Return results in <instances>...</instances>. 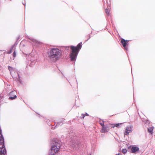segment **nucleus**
<instances>
[{"label":"nucleus","instance_id":"1a4fd4ad","mask_svg":"<svg viewBox=\"0 0 155 155\" xmlns=\"http://www.w3.org/2000/svg\"><path fill=\"white\" fill-rule=\"evenodd\" d=\"M122 124V123L116 124H111V127H113V128H114L115 127H119V126L121 124Z\"/></svg>","mask_w":155,"mask_h":155},{"label":"nucleus","instance_id":"20e7f679","mask_svg":"<svg viewBox=\"0 0 155 155\" xmlns=\"http://www.w3.org/2000/svg\"><path fill=\"white\" fill-rule=\"evenodd\" d=\"M60 147V144L58 143L55 142V144L53 145L51 148V152L49 155H54V153L58 152Z\"/></svg>","mask_w":155,"mask_h":155},{"label":"nucleus","instance_id":"9b49d317","mask_svg":"<svg viewBox=\"0 0 155 155\" xmlns=\"http://www.w3.org/2000/svg\"><path fill=\"white\" fill-rule=\"evenodd\" d=\"M72 147L73 148L74 150H76L78 147V145L77 144H73V145L72 146Z\"/></svg>","mask_w":155,"mask_h":155},{"label":"nucleus","instance_id":"4468645a","mask_svg":"<svg viewBox=\"0 0 155 155\" xmlns=\"http://www.w3.org/2000/svg\"><path fill=\"white\" fill-rule=\"evenodd\" d=\"M122 151L124 153H125L127 152V150L126 149H124L122 150Z\"/></svg>","mask_w":155,"mask_h":155},{"label":"nucleus","instance_id":"dca6fc26","mask_svg":"<svg viewBox=\"0 0 155 155\" xmlns=\"http://www.w3.org/2000/svg\"><path fill=\"white\" fill-rule=\"evenodd\" d=\"M100 124H101V125L102 126V127L103 126H104V121H102V122H100Z\"/></svg>","mask_w":155,"mask_h":155},{"label":"nucleus","instance_id":"423d86ee","mask_svg":"<svg viewBox=\"0 0 155 155\" xmlns=\"http://www.w3.org/2000/svg\"><path fill=\"white\" fill-rule=\"evenodd\" d=\"M110 129V127L107 125H105L103 126L101 130V132L105 133L108 132Z\"/></svg>","mask_w":155,"mask_h":155},{"label":"nucleus","instance_id":"6ab92c4d","mask_svg":"<svg viewBox=\"0 0 155 155\" xmlns=\"http://www.w3.org/2000/svg\"><path fill=\"white\" fill-rule=\"evenodd\" d=\"M14 92V91H12V92H11L10 93V95H11L13 94Z\"/></svg>","mask_w":155,"mask_h":155},{"label":"nucleus","instance_id":"f03ea898","mask_svg":"<svg viewBox=\"0 0 155 155\" xmlns=\"http://www.w3.org/2000/svg\"><path fill=\"white\" fill-rule=\"evenodd\" d=\"M81 43L78 44L76 47L71 46V48L72 50L71 53L70 54V58L71 61H74L76 59L79 50L81 47Z\"/></svg>","mask_w":155,"mask_h":155},{"label":"nucleus","instance_id":"6e6552de","mask_svg":"<svg viewBox=\"0 0 155 155\" xmlns=\"http://www.w3.org/2000/svg\"><path fill=\"white\" fill-rule=\"evenodd\" d=\"M128 41H126L123 39H122L121 40V42L123 45V46L125 47L127 45V42H128Z\"/></svg>","mask_w":155,"mask_h":155},{"label":"nucleus","instance_id":"f257e3e1","mask_svg":"<svg viewBox=\"0 0 155 155\" xmlns=\"http://www.w3.org/2000/svg\"><path fill=\"white\" fill-rule=\"evenodd\" d=\"M49 57L51 60L55 62L61 57V53L58 49L52 48L50 51Z\"/></svg>","mask_w":155,"mask_h":155},{"label":"nucleus","instance_id":"5701e85b","mask_svg":"<svg viewBox=\"0 0 155 155\" xmlns=\"http://www.w3.org/2000/svg\"><path fill=\"white\" fill-rule=\"evenodd\" d=\"M35 42L36 41V40H34V41H33V42Z\"/></svg>","mask_w":155,"mask_h":155},{"label":"nucleus","instance_id":"412c9836","mask_svg":"<svg viewBox=\"0 0 155 155\" xmlns=\"http://www.w3.org/2000/svg\"><path fill=\"white\" fill-rule=\"evenodd\" d=\"M117 155H121V154H120L119 153L118 154H117Z\"/></svg>","mask_w":155,"mask_h":155},{"label":"nucleus","instance_id":"4be33fe9","mask_svg":"<svg viewBox=\"0 0 155 155\" xmlns=\"http://www.w3.org/2000/svg\"><path fill=\"white\" fill-rule=\"evenodd\" d=\"M86 115H87V116L88 115V114H87V113H86Z\"/></svg>","mask_w":155,"mask_h":155},{"label":"nucleus","instance_id":"7ed1b4c3","mask_svg":"<svg viewBox=\"0 0 155 155\" xmlns=\"http://www.w3.org/2000/svg\"><path fill=\"white\" fill-rule=\"evenodd\" d=\"M1 130H0V155H5L6 153V149L4 144V139L1 134Z\"/></svg>","mask_w":155,"mask_h":155},{"label":"nucleus","instance_id":"9d476101","mask_svg":"<svg viewBox=\"0 0 155 155\" xmlns=\"http://www.w3.org/2000/svg\"><path fill=\"white\" fill-rule=\"evenodd\" d=\"M153 127H150L148 129V130L149 132L151 133V134L152 133L153 130Z\"/></svg>","mask_w":155,"mask_h":155},{"label":"nucleus","instance_id":"2eb2a0df","mask_svg":"<svg viewBox=\"0 0 155 155\" xmlns=\"http://www.w3.org/2000/svg\"><path fill=\"white\" fill-rule=\"evenodd\" d=\"M109 10L108 9H106V13L107 15H109Z\"/></svg>","mask_w":155,"mask_h":155},{"label":"nucleus","instance_id":"f8f14e48","mask_svg":"<svg viewBox=\"0 0 155 155\" xmlns=\"http://www.w3.org/2000/svg\"><path fill=\"white\" fill-rule=\"evenodd\" d=\"M14 47V46H12L10 48V51H9L7 53L8 54H10L12 52V50Z\"/></svg>","mask_w":155,"mask_h":155},{"label":"nucleus","instance_id":"393cba45","mask_svg":"<svg viewBox=\"0 0 155 155\" xmlns=\"http://www.w3.org/2000/svg\"><path fill=\"white\" fill-rule=\"evenodd\" d=\"M56 126H57V125H56V126H55V127H56Z\"/></svg>","mask_w":155,"mask_h":155},{"label":"nucleus","instance_id":"bb28decb","mask_svg":"<svg viewBox=\"0 0 155 155\" xmlns=\"http://www.w3.org/2000/svg\"><path fill=\"white\" fill-rule=\"evenodd\" d=\"M56 126H57V125H56V126H55V127H56Z\"/></svg>","mask_w":155,"mask_h":155},{"label":"nucleus","instance_id":"aec40b11","mask_svg":"<svg viewBox=\"0 0 155 155\" xmlns=\"http://www.w3.org/2000/svg\"><path fill=\"white\" fill-rule=\"evenodd\" d=\"M82 115L83 116V117H81V118H82V119H83V118H84V116H85V115H84V114H82Z\"/></svg>","mask_w":155,"mask_h":155},{"label":"nucleus","instance_id":"b1692460","mask_svg":"<svg viewBox=\"0 0 155 155\" xmlns=\"http://www.w3.org/2000/svg\"><path fill=\"white\" fill-rule=\"evenodd\" d=\"M32 59H31V61H32Z\"/></svg>","mask_w":155,"mask_h":155},{"label":"nucleus","instance_id":"a211bd4d","mask_svg":"<svg viewBox=\"0 0 155 155\" xmlns=\"http://www.w3.org/2000/svg\"><path fill=\"white\" fill-rule=\"evenodd\" d=\"M13 55L14 57H15L16 56V53H15V51L14 52L13 54Z\"/></svg>","mask_w":155,"mask_h":155},{"label":"nucleus","instance_id":"0eeeda50","mask_svg":"<svg viewBox=\"0 0 155 155\" xmlns=\"http://www.w3.org/2000/svg\"><path fill=\"white\" fill-rule=\"evenodd\" d=\"M131 150L132 152L133 153H134L136 152L139 151V148L137 147L133 146L132 147Z\"/></svg>","mask_w":155,"mask_h":155},{"label":"nucleus","instance_id":"39448f33","mask_svg":"<svg viewBox=\"0 0 155 155\" xmlns=\"http://www.w3.org/2000/svg\"><path fill=\"white\" fill-rule=\"evenodd\" d=\"M133 127L132 125H130V126H127L125 129L126 131L124 132V135H127L130 133H131L132 132V129Z\"/></svg>","mask_w":155,"mask_h":155},{"label":"nucleus","instance_id":"ddd939ff","mask_svg":"<svg viewBox=\"0 0 155 155\" xmlns=\"http://www.w3.org/2000/svg\"><path fill=\"white\" fill-rule=\"evenodd\" d=\"M17 96L16 95H15L13 97H10L9 99L11 100H13L15 99L16 97Z\"/></svg>","mask_w":155,"mask_h":155},{"label":"nucleus","instance_id":"f3484780","mask_svg":"<svg viewBox=\"0 0 155 155\" xmlns=\"http://www.w3.org/2000/svg\"><path fill=\"white\" fill-rule=\"evenodd\" d=\"M8 69L10 71H11L12 69V68L10 66H8Z\"/></svg>","mask_w":155,"mask_h":155},{"label":"nucleus","instance_id":"a878e982","mask_svg":"<svg viewBox=\"0 0 155 155\" xmlns=\"http://www.w3.org/2000/svg\"><path fill=\"white\" fill-rule=\"evenodd\" d=\"M56 126H57V125H56V126H55V127H56Z\"/></svg>","mask_w":155,"mask_h":155}]
</instances>
